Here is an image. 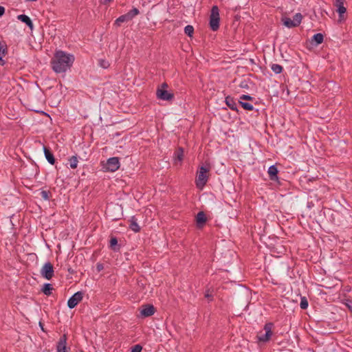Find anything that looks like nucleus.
<instances>
[{"mask_svg": "<svg viewBox=\"0 0 352 352\" xmlns=\"http://www.w3.org/2000/svg\"><path fill=\"white\" fill-rule=\"evenodd\" d=\"M74 60V55L58 50L51 60L52 68L57 74L65 73L71 68Z\"/></svg>", "mask_w": 352, "mask_h": 352, "instance_id": "obj_1", "label": "nucleus"}, {"mask_svg": "<svg viewBox=\"0 0 352 352\" xmlns=\"http://www.w3.org/2000/svg\"><path fill=\"white\" fill-rule=\"evenodd\" d=\"M210 171V166H201L197 172L195 184L199 190H202L206 184L209 176L208 172Z\"/></svg>", "mask_w": 352, "mask_h": 352, "instance_id": "obj_2", "label": "nucleus"}, {"mask_svg": "<svg viewBox=\"0 0 352 352\" xmlns=\"http://www.w3.org/2000/svg\"><path fill=\"white\" fill-rule=\"evenodd\" d=\"M273 326L274 324L272 322H268L265 324L263 329L257 333L256 338L258 342H266L270 340L272 336Z\"/></svg>", "mask_w": 352, "mask_h": 352, "instance_id": "obj_3", "label": "nucleus"}, {"mask_svg": "<svg viewBox=\"0 0 352 352\" xmlns=\"http://www.w3.org/2000/svg\"><path fill=\"white\" fill-rule=\"evenodd\" d=\"M302 19V15L300 13H296L294 16L293 19L286 16H283L281 18V21L285 27L292 28L298 26L300 24Z\"/></svg>", "mask_w": 352, "mask_h": 352, "instance_id": "obj_4", "label": "nucleus"}, {"mask_svg": "<svg viewBox=\"0 0 352 352\" xmlns=\"http://www.w3.org/2000/svg\"><path fill=\"white\" fill-rule=\"evenodd\" d=\"M210 26L213 31H217L219 28V10L216 6H213L211 10Z\"/></svg>", "mask_w": 352, "mask_h": 352, "instance_id": "obj_5", "label": "nucleus"}, {"mask_svg": "<svg viewBox=\"0 0 352 352\" xmlns=\"http://www.w3.org/2000/svg\"><path fill=\"white\" fill-rule=\"evenodd\" d=\"M166 87L167 85L164 83L160 88L157 89L156 95L158 99L162 100H170L173 98V94L166 90Z\"/></svg>", "mask_w": 352, "mask_h": 352, "instance_id": "obj_6", "label": "nucleus"}, {"mask_svg": "<svg viewBox=\"0 0 352 352\" xmlns=\"http://www.w3.org/2000/svg\"><path fill=\"white\" fill-rule=\"evenodd\" d=\"M41 274L47 280H50L54 276V267L50 263H45L41 270Z\"/></svg>", "mask_w": 352, "mask_h": 352, "instance_id": "obj_7", "label": "nucleus"}, {"mask_svg": "<svg viewBox=\"0 0 352 352\" xmlns=\"http://www.w3.org/2000/svg\"><path fill=\"white\" fill-rule=\"evenodd\" d=\"M83 298V293L82 292H76L67 301V306L70 309L74 308Z\"/></svg>", "mask_w": 352, "mask_h": 352, "instance_id": "obj_8", "label": "nucleus"}, {"mask_svg": "<svg viewBox=\"0 0 352 352\" xmlns=\"http://www.w3.org/2000/svg\"><path fill=\"white\" fill-rule=\"evenodd\" d=\"M335 6L337 7V12L339 14L338 22L341 23L345 20L344 13L346 8L344 6V0H336Z\"/></svg>", "mask_w": 352, "mask_h": 352, "instance_id": "obj_9", "label": "nucleus"}, {"mask_svg": "<svg viewBox=\"0 0 352 352\" xmlns=\"http://www.w3.org/2000/svg\"><path fill=\"white\" fill-rule=\"evenodd\" d=\"M120 167V162L118 157H111L109 158L106 164L105 168L107 170L111 172H115Z\"/></svg>", "mask_w": 352, "mask_h": 352, "instance_id": "obj_10", "label": "nucleus"}, {"mask_svg": "<svg viewBox=\"0 0 352 352\" xmlns=\"http://www.w3.org/2000/svg\"><path fill=\"white\" fill-rule=\"evenodd\" d=\"M155 313V308L153 305H147L143 306L141 311L140 314L144 317H148L153 315Z\"/></svg>", "mask_w": 352, "mask_h": 352, "instance_id": "obj_11", "label": "nucleus"}, {"mask_svg": "<svg viewBox=\"0 0 352 352\" xmlns=\"http://www.w3.org/2000/svg\"><path fill=\"white\" fill-rule=\"evenodd\" d=\"M67 338L66 335H63L59 340L57 344V352H67L66 349Z\"/></svg>", "mask_w": 352, "mask_h": 352, "instance_id": "obj_12", "label": "nucleus"}, {"mask_svg": "<svg viewBox=\"0 0 352 352\" xmlns=\"http://www.w3.org/2000/svg\"><path fill=\"white\" fill-rule=\"evenodd\" d=\"M17 19L25 23L31 30H33V23L28 16L25 14H20L17 16Z\"/></svg>", "mask_w": 352, "mask_h": 352, "instance_id": "obj_13", "label": "nucleus"}, {"mask_svg": "<svg viewBox=\"0 0 352 352\" xmlns=\"http://www.w3.org/2000/svg\"><path fill=\"white\" fill-rule=\"evenodd\" d=\"M43 151L47 162L51 164H54L55 163V159L53 154L45 146H43Z\"/></svg>", "mask_w": 352, "mask_h": 352, "instance_id": "obj_14", "label": "nucleus"}, {"mask_svg": "<svg viewBox=\"0 0 352 352\" xmlns=\"http://www.w3.org/2000/svg\"><path fill=\"white\" fill-rule=\"evenodd\" d=\"M131 21L129 15H127L126 14L121 15L119 16L116 21L114 24L117 26H120L122 23L128 22Z\"/></svg>", "mask_w": 352, "mask_h": 352, "instance_id": "obj_15", "label": "nucleus"}, {"mask_svg": "<svg viewBox=\"0 0 352 352\" xmlns=\"http://www.w3.org/2000/svg\"><path fill=\"white\" fill-rule=\"evenodd\" d=\"M197 223L199 226H202L206 221V217L204 212H199L196 217Z\"/></svg>", "mask_w": 352, "mask_h": 352, "instance_id": "obj_16", "label": "nucleus"}, {"mask_svg": "<svg viewBox=\"0 0 352 352\" xmlns=\"http://www.w3.org/2000/svg\"><path fill=\"white\" fill-rule=\"evenodd\" d=\"M278 173L277 168L272 165L268 168V174L271 178V179H274L276 177Z\"/></svg>", "mask_w": 352, "mask_h": 352, "instance_id": "obj_17", "label": "nucleus"}, {"mask_svg": "<svg viewBox=\"0 0 352 352\" xmlns=\"http://www.w3.org/2000/svg\"><path fill=\"white\" fill-rule=\"evenodd\" d=\"M130 228L135 232H139L140 230V228L135 221L134 217H133L130 221Z\"/></svg>", "mask_w": 352, "mask_h": 352, "instance_id": "obj_18", "label": "nucleus"}, {"mask_svg": "<svg viewBox=\"0 0 352 352\" xmlns=\"http://www.w3.org/2000/svg\"><path fill=\"white\" fill-rule=\"evenodd\" d=\"M226 104L232 110L236 109V104L234 101V100L230 97L226 98Z\"/></svg>", "mask_w": 352, "mask_h": 352, "instance_id": "obj_19", "label": "nucleus"}, {"mask_svg": "<svg viewBox=\"0 0 352 352\" xmlns=\"http://www.w3.org/2000/svg\"><path fill=\"white\" fill-rule=\"evenodd\" d=\"M324 36L322 34L318 33L314 35L312 41L316 42L317 45L321 44L323 42Z\"/></svg>", "mask_w": 352, "mask_h": 352, "instance_id": "obj_20", "label": "nucleus"}, {"mask_svg": "<svg viewBox=\"0 0 352 352\" xmlns=\"http://www.w3.org/2000/svg\"><path fill=\"white\" fill-rule=\"evenodd\" d=\"M69 166L72 168H76L78 166V160L76 156H72L69 160Z\"/></svg>", "mask_w": 352, "mask_h": 352, "instance_id": "obj_21", "label": "nucleus"}, {"mask_svg": "<svg viewBox=\"0 0 352 352\" xmlns=\"http://www.w3.org/2000/svg\"><path fill=\"white\" fill-rule=\"evenodd\" d=\"M52 290V287L50 283L44 284L43 287L42 289V292L45 295H47V296L50 295Z\"/></svg>", "mask_w": 352, "mask_h": 352, "instance_id": "obj_22", "label": "nucleus"}, {"mask_svg": "<svg viewBox=\"0 0 352 352\" xmlns=\"http://www.w3.org/2000/svg\"><path fill=\"white\" fill-rule=\"evenodd\" d=\"M183 157H184V151L182 148H179L176 151V153H175V162L176 161L181 162L183 160Z\"/></svg>", "mask_w": 352, "mask_h": 352, "instance_id": "obj_23", "label": "nucleus"}, {"mask_svg": "<svg viewBox=\"0 0 352 352\" xmlns=\"http://www.w3.org/2000/svg\"><path fill=\"white\" fill-rule=\"evenodd\" d=\"M271 69L275 73V74H280L283 71V67L281 65H278V64H273L271 66Z\"/></svg>", "mask_w": 352, "mask_h": 352, "instance_id": "obj_24", "label": "nucleus"}, {"mask_svg": "<svg viewBox=\"0 0 352 352\" xmlns=\"http://www.w3.org/2000/svg\"><path fill=\"white\" fill-rule=\"evenodd\" d=\"M240 104L241 105V107L245 109V110H248V111H252L253 110L254 107H253V105L250 103H248V102H243V101H241V100H239Z\"/></svg>", "mask_w": 352, "mask_h": 352, "instance_id": "obj_25", "label": "nucleus"}, {"mask_svg": "<svg viewBox=\"0 0 352 352\" xmlns=\"http://www.w3.org/2000/svg\"><path fill=\"white\" fill-rule=\"evenodd\" d=\"M184 32L186 34H187L189 36H192L193 32H194V28L192 25H186L184 28Z\"/></svg>", "mask_w": 352, "mask_h": 352, "instance_id": "obj_26", "label": "nucleus"}, {"mask_svg": "<svg viewBox=\"0 0 352 352\" xmlns=\"http://www.w3.org/2000/svg\"><path fill=\"white\" fill-rule=\"evenodd\" d=\"M140 13L138 9L134 8L131 10H130L129 12L126 13L127 15H129L130 20H131L134 16L138 15Z\"/></svg>", "mask_w": 352, "mask_h": 352, "instance_id": "obj_27", "label": "nucleus"}, {"mask_svg": "<svg viewBox=\"0 0 352 352\" xmlns=\"http://www.w3.org/2000/svg\"><path fill=\"white\" fill-rule=\"evenodd\" d=\"M118 209L119 210H120V206H109L108 208H107V213L109 214V216H111L113 219H117L116 217H114L113 215L111 214V212L112 210V209Z\"/></svg>", "mask_w": 352, "mask_h": 352, "instance_id": "obj_28", "label": "nucleus"}, {"mask_svg": "<svg viewBox=\"0 0 352 352\" xmlns=\"http://www.w3.org/2000/svg\"><path fill=\"white\" fill-rule=\"evenodd\" d=\"M300 307L302 309H306L308 307V302L305 297H302L300 299Z\"/></svg>", "mask_w": 352, "mask_h": 352, "instance_id": "obj_29", "label": "nucleus"}, {"mask_svg": "<svg viewBox=\"0 0 352 352\" xmlns=\"http://www.w3.org/2000/svg\"><path fill=\"white\" fill-rule=\"evenodd\" d=\"M98 64L101 67L104 69L108 68L110 65L109 63L104 59L99 60Z\"/></svg>", "mask_w": 352, "mask_h": 352, "instance_id": "obj_30", "label": "nucleus"}, {"mask_svg": "<svg viewBox=\"0 0 352 352\" xmlns=\"http://www.w3.org/2000/svg\"><path fill=\"white\" fill-rule=\"evenodd\" d=\"M142 349V346L136 344L131 348V352H141Z\"/></svg>", "mask_w": 352, "mask_h": 352, "instance_id": "obj_31", "label": "nucleus"}, {"mask_svg": "<svg viewBox=\"0 0 352 352\" xmlns=\"http://www.w3.org/2000/svg\"><path fill=\"white\" fill-rule=\"evenodd\" d=\"M118 244V240L116 238L113 237L110 240V247L115 249L114 247Z\"/></svg>", "mask_w": 352, "mask_h": 352, "instance_id": "obj_32", "label": "nucleus"}, {"mask_svg": "<svg viewBox=\"0 0 352 352\" xmlns=\"http://www.w3.org/2000/svg\"><path fill=\"white\" fill-rule=\"evenodd\" d=\"M253 98L249 95H242L239 98V100H252Z\"/></svg>", "mask_w": 352, "mask_h": 352, "instance_id": "obj_33", "label": "nucleus"}, {"mask_svg": "<svg viewBox=\"0 0 352 352\" xmlns=\"http://www.w3.org/2000/svg\"><path fill=\"white\" fill-rule=\"evenodd\" d=\"M41 197L43 199H44L45 200H48L49 199V195H48V192L47 191H45V190H43L41 192Z\"/></svg>", "mask_w": 352, "mask_h": 352, "instance_id": "obj_34", "label": "nucleus"}, {"mask_svg": "<svg viewBox=\"0 0 352 352\" xmlns=\"http://www.w3.org/2000/svg\"><path fill=\"white\" fill-rule=\"evenodd\" d=\"M205 297L208 298L209 300H212V294L207 292L205 294Z\"/></svg>", "mask_w": 352, "mask_h": 352, "instance_id": "obj_35", "label": "nucleus"}, {"mask_svg": "<svg viewBox=\"0 0 352 352\" xmlns=\"http://www.w3.org/2000/svg\"><path fill=\"white\" fill-rule=\"evenodd\" d=\"M5 12V8L3 6H0V16H1Z\"/></svg>", "mask_w": 352, "mask_h": 352, "instance_id": "obj_36", "label": "nucleus"}, {"mask_svg": "<svg viewBox=\"0 0 352 352\" xmlns=\"http://www.w3.org/2000/svg\"><path fill=\"white\" fill-rule=\"evenodd\" d=\"M346 305L350 309V310L352 311V300L349 301V302L346 303Z\"/></svg>", "mask_w": 352, "mask_h": 352, "instance_id": "obj_37", "label": "nucleus"}, {"mask_svg": "<svg viewBox=\"0 0 352 352\" xmlns=\"http://www.w3.org/2000/svg\"><path fill=\"white\" fill-rule=\"evenodd\" d=\"M104 3H108V2L111 1L112 0H104Z\"/></svg>", "mask_w": 352, "mask_h": 352, "instance_id": "obj_38", "label": "nucleus"}]
</instances>
